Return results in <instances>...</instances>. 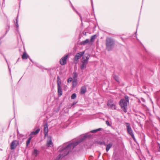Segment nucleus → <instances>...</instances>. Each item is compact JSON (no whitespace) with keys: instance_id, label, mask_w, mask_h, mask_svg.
Returning <instances> with one entry per match:
<instances>
[{"instance_id":"4be33fe9","label":"nucleus","mask_w":160,"mask_h":160,"mask_svg":"<svg viewBox=\"0 0 160 160\" xmlns=\"http://www.w3.org/2000/svg\"><path fill=\"white\" fill-rule=\"evenodd\" d=\"M57 83H58V86H61V79L59 76H58L57 77Z\"/></svg>"},{"instance_id":"f257e3e1","label":"nucleus","mask_w":160,"mask_h":160,"mask_svg":"<svg viewBox=\"0 0 160 160\" xmlns=\"http://www.w3.org/2000/svg\"><path fill=\"white\" fill-rule=\"evenodd\" d=\"M89 137H90V136L89 135H84L83 137L79 141L71 143L65 147H62L58 151V152H62L59 155V158H62L66 156L79 143L84 140L87 138Z\"/></svg>"},{"instance_id":"1a4fd4ad","label":"nucleus","mask_w":160,"mask_h":160,"mask_svg":"<svg viewBox=\"0 0 160 160\" xmlns=\"http://www.w3.org/2000/svg\"><path fill=\"white\" fill-rule=\"evenodd\" d=\"M107 105L109 107L112 109L115 110L116 109V105L113 104L112 100H108L107 103Z\"/></svg>"},{"instance_id":"c85d7f7f","label":"nucleus","mask_w":160,"mask_h":160,"mask_svg":"<svg viewBox=\"0 0 160 160\" xmlns=\"http://www.w3.org/2000/svg\"><path fill=\"white\" fill-rule=\"evenodd\" d=\"M106 123L108 126H110V124L109 123V122L108 120L106 121Z\"/></svg>"},{"instance_id":"7ed1b4c3","label":"nucleus","mask_w":160,"mask_h":160,"mask_svg":"<svg viewBox=\"0 0 160 160\" xmlns=\"http://www.w3.org/2000/svg\"><path fill=\"white\" fill-rule=\"evenodd\" d=\"M106 48L108 51L112 50L115 45V41L113 39L107 37L106 39Z\"/></svg>"},{"instance_id":"f03ea898","label":"nucleus","mask_w":160,"mask_h":160,"mask_svg":"<svg viewBox=\"0 0 160 160\" xmlns=\"http://www.w3.org/2000/svg\"><path fill=\"white\" fill-rule=\"evenodd\" d=\"M124 99H122L120 101L119 104L121 109L126 113L127 112V104L129 103V98L128 96L126 95L124 97Z\"/></svg>"},{"instance_id":"ddd939ff","label":"nucleus","mask_w":160,"mask_h":160,"mask_svg":"<svg viewBox=\"0 0 160 160\" xmlns=\"http://www.w3.org/2000/svg\"><path fill=\"white\" fill-rule=\"evenodd\" d=\"M86 91V87L85 86H82L81 89L80 94H84Z\"/></svg>"},{"instance_id":"393cba45","label":"nucleus","mask_w":160,"mask_h":160,"mask_svg":"<svg viewBox=\"0 0 160 160\" xmlns=\"http://www.w3.org/2000/svg\"><path fill=\"white\" fill-rule=\"evenodd\" d=\"M72 86L73 87L75 86L77 84V79H75L72 82Z\"/></svg>"},{"instance_id":"c756f323","label":"nucleus","mask_w":160,"mask_h":160,"mask_svg":"<svg viewBox=\"0 0 160 160\" xmlns=\"http://www.w3.org/2000/svg\"><path fill=\"white\" fill-rule=\"evenodd\" d=\"M15 25L17 28L18 27V20L17 19L16 20V22L15 23Z\"/></svg>"},{"instance_id":"a211bd4d","label":"nucleus","mask_w":160,"mask_h":160,"mask_svg":"<svg viewBox=\"0 0 160 160\" xmlns=\"http://www.w3.org/2000/svg\"><path fill=\"white\" fill-rule=\"evenodd\" d=\"M112 77L116 82L119 83H120L119 79L118 76L115 75H113Z\"/></svg>"},{"instance_id":"72a5a7b5","label":"nucleus","mask_w":160,"mask_h":160,"mask_svg":"<svg viewBox=\"0 0 160 160\" xmlns=\"http://www.w3.org/2000/svg\"><path fill=\"white\" fill-rule=\"evenodd\" d=\"M142 101H143V102H144L145 101V100L144 99H143V98H142Z\"/></svg>"},{"instance_id":"f8f14e48","label":"nucleus","mask_w":160,"mask_h":160,"mask_svg":"<svg viewBox=\"0 0 160 160\" xmlns=\"http://www.w3.org/2000/svg\"><path fill=\"white\" fill-rule=\"evenodd\" d=\"M40 129L39 128H38L35 131L31 132L29 135V136L31 137L32 136V135H36L37 134L40 132Z\"/></svg>"},{"instance_id":"2f4dec72","label":"nucleus","mask_w":160,"mask_h":160,"mask_svg":"<svg viewBox=\"0 0 160 160\" xmlns=\"http://www.w3.org/2000/svg\"><path fill=\"white\" fill-rule=\"evenodd\" d=\"M77 103V102H73V103L71 105V107H72L73 106L76 104Z\"/></svg>"},{"instance_id":"9b49d317","label":"nucleus","mask_w":160,"mask_h":160,"mask_svg":"<svg viewBox=\"0 0 160 160\" xmlns=\"http://www.w3.org/2000/svg\"><path fill=\"white\" fill-rule=\"evenodd\" d=\"M44 137H45L47 136H48V126L47 123H46L44 125Z\"/></svg>"},{"instance_id":"b1692460","label":"nucleus","mask_w":160,"mask_h":160,"mask_svg":"<svg viewBox=\"0 0 160 160\" xmlns=\"http://www.w3.org/2000/svg\"><path fill=\"white\" fill-rule=\"evenodd\" d=\"M97 143L98 144L100 145L103 144L105 146L106 145V144L104 141H98Z\"/></svg>"},{"instance_id":"20e7f679","label":"nucleus","mask_w":160,"mask_h":160,"mask_svg":"<svg viewBox=\"0 0 160 160\" xmlns=\"http://www.w3.org/2000/svg\"><path fill=\"white\" fill-rule=\"evenodd\" d=\"M90 57V55L89 54H86L85 55L82 57L83 60L81 62L80 65V68L81 70H82L86 68L87 65Z\"/></svg>"},{"instance_id":"6ab92c4d","label":"nucleus","mask_w":160,"mask_h":160,"mask_svg":"<svg viewBox=\"0 0 160 160\" xmlns=\"http://www.w3.org/2000/svg\"><path fill=\"white\" fill-rule=\"evenodd\" d=\"M89 42V39H87L84 41H82L81 42V44L85 45L86 44L88 43Z\"/></svg>"},{"instance_id":"c9c22d12","label":"nucleus","mask_w":160,"mask_h":160,"mask_svg":"<svg viewBox=\"0 0 160 160\" xmlns=\"http://www.w3.org/2000/svg\"><path fill=\"white\" fill-rule=\"evenodd\" d=\"M140 160H142V159H140Z\"/></svg>"},{"instance_id":"aec40b11","label":"nucleus","mask_w":160,"mask_h":160,"mask_svg":"<svg viewBox=\"0 0 160 160\" xmlns=\"http://www.w3.org/2000/svg\"><path fill=\"white\" fill-rule=\"evenodd\" d=\"M32 138V136L29 137L28 138V140L26 141V145L27 147H28V145L29 144L30 142V141Z\"/></svg>"},{"instance_id":"cd10ccee","label":"nucleus","mask_w":160,"mask_h":160,"mask_svg":"<svg viewBox=\"0 0 160 160\" xmlns=\"http://www.w3.org/2000/svg\"><path fill=\"white\" fill-rule=\"evenodd\" d=\"M72 78H69L68 79V82H71V81H72Z\"/></svg>"},{"instance_id":"39448f33","label":"nucleus","mask_w":160,"mask_h":160,"mask_svg":"<svg viewBox=\"0 0 160 160\" xmlns=\"http://www.w3.org/2000/svg\"><path fill=\"white\" fill-rule=\"evenodd\" d=\"M125 124L128 133L132 137L134 141L136 142V139L135 138L133 131L131 128L130 124L128 122H126Z\"/></svg>"},{"instance_id":"412c9836","label":"nucleus","mask_w":160,"mask_h":160,"mask_svg":"<svg viewBox=\"0 0 160 160\" xmlns=\"http://www.w3.org/2000/svg\"><path fill=\"white\" fill-rule=\"evenodd\" d=\"M96 37L97 35H94L92 36L91 38L90 41L91 42H93L96 38Z\"/></svg>"},{"instance_id":"0eeeda50","label":"nucleus","mask_w":160,"mask_h":160,"mask_svg":"<svg viewBox=\"0 0 160 160\" xmlns=\"http://www.w3.org/2000/svg\"><path fill=\"white\" fill-rule=\"evenodd\" d=\"M69 56L68 54L65 55L62 57L60 60L59 62L60 64L62 65H65L67 63V59Z\"/></svg>"},{"instance_id":"6e6552de","label":"nucleus","mask_w":160,"mask_h":160,"mask_svg":"<svg viewBox=\"0 0 160 160\" xmlns=\"http://www.w3.org/2000/svg\"><path fill=\"white\" fill-rule=\"evenodd\" d=\"M19 144V142L17 140H13L11 142L10 145V149L11 150L15 149Z\"/></svg>"},{"instance_id":"7c9ffc66","label":"nucleus","mask_w":160,"mask_h":160,"mask_svg":"<svg viewBox=\"0 0 160 160\" xmlns=\"http://www.w3.org/2000/svg\"><path fill=\"white\" fill-rule=\"evenodd\" d=\"M158 144L159 147V148L158 149V151L160 152V144L159 143H158Z\"/></svg>"},{"instance_id":"423d86ee","label":"nucleus","mask_w":160,"mask_h":160,"mask_svg":"<svg viewBox=\"0 0 160 160\" xmlns=\"http://www.w3.org/2000/svg\"><path fill=\"white\" fill-rule=\"evenodd\" d=\"M85 51L77 53L74 57V62L75 63L77 64L78 60L83 56L85 53Z\"/></svg>"},{"instance_id":"5701e85b","label":"nucleus","mask_w":160,"mask_h":160,"mask_svg":"<svg viewBox=\"0 0 160 160\" xmlns=\"http://www.w3.org/2000/svg\"><path fill=\"white\" fill-rule=\"evenodd\" d=\"M101 130H102V128H99L98 129H95V130H92L90 131V132H91L92 133H96L98 131H100Z\"/></svg>"},{"instance_id":"2eb2a0df","label":"nucleus","mask_w":160,"mask_h":160,"mask_svg":"<svg viewBox=\"0 0 160 160\" xmlns=\"http://www.w3.org/2000/svg\"><path fill=\"white\" fill-rule=\"evenodd\" d=\"M58 95L61 96L62 95V91L61 86H58Z\"/></svg>"},{"instance_id":"a878e982","label":"nucleus","mask_w":160,"mask_h":160,"mask_svg":"<svg viewBox=\"0 0 160 160\" xmlns=\"http://www.w3.org/2000/svg\"><path fill=\"white\" fill-rule=\"evenodd\" d=\"M76 98V95L75 93H73L71 96L72 99H74Z\"/></svg>"},{"instance_id":"f704fd0d","label":"nucleus","mask_w":160,"mask_h":160,"mask_svg":"<svg viewBox=\"0 0 160 160\" xmlns=\"http://www.w3.org/2000/svg\"><path fill=\"white\" fill-rule=\"evenodd\" d=\"M1 44V42H0V44Z\"/></svg>"},{"instance_id":"4468645a","label":"nucleus","mask_w":160,"mask_h":160,"mask_svg":"<svg viewBox=\"0 0 160 160\" xmlns=\"http://www.w3.org/2000/svg\"><path fill=\"white\" fill-rule=\"evenodd\" d=\"M113 144L112 143H109L107 145L106 150L108 152L110 149V148L112 146Z\"/></svg>"},{"instance_id":"f3484780","label":"nucleus","mask_w":160,"mask_h":160,"mask_svg":"<svg viewBox=\"0 0 160 160\" xmlns=\"http://www.w3.org/2000/svg\"><path fill=\"white\" fill-rule=\"evenodd\" d=\"M29 57L28 55L27 54L26 52H23L22 57V58L23 59H27Z\"/></svg>"},{"instance_id":"dca6fc26","label":"nucleus","mask_w":160,"mask_h":160,"mask_svg":"<svg viewBox=\"0 0 160 160\" xmlns=\"http://www.w3.org/2000/svg\"><path fill=\"white\" fill-rule=\"evenodd\" d=\"M39 153V152L38 150L36 149H34L32 152V154L35 157H36L37 156Z\"/></svg>"},{"instance_id":"9d476101","label":"nucleus","mask_w":160,"mask_h":160,"mask_svg":"<svg viewBox=\"0 0 160 160\" xmlns=\"http://www.w3.org/2000/svg\"><path fill=\"white\" fill-rule=\"evenodd\" d=\"M53 145V143L52 142L51 137L49 136L48 137L47 140V146L48 147H51Z\"/></svg>"},{"instance_id":"473e14b6","label":"nucleus","mask_w":160,"mask_h":160,"mask_svg":"<svg viewBox=\"0 0 160 160\" xmlns=\"http://www.w3.org/2000/svg\"><path fill=\"white\" fill-rule=\"evenodd\" d=\"M78 15L79 16L80 18L81 19L82 18V17H81V15L80 14H78Z\"/></svg>"},{"instance_id":"bb28decb","label":"nucleus","mask_w":160,"mask_h":160,"mask_svg":"<svg viewBox=\"0 0 160 160\" xmlns=\"http://www.w3.org/2000/svg\"><path fill=\"white\" fill-rule=\"evenodd\" d=\"M73 74H74V76L73 77V78L75 79L77 77V75L76 72H74Z\"/></svg>"}]
</instances>
